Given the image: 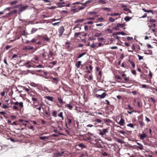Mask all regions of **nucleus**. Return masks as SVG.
Segmentation results:
<instances>
[{
    "instance_id": "nucleus-4",
    "label": "nucleus",
    "mask_w": 157,
    "mask_h": 157,
    "mask_svg": "<svg viewBox=\"0 0 157 157\" xmlns=\"http://www.w3.org/2000/svg\"><path fill=\"white\" fill-rule=\"evenodd\" d=\"M52 82L54 83L55 84H57L58 82L59 81V80L58 78H52Z\"/></svg>"
},
{
    "instance_id": "nucleus-38",
    "label": "nucleus",
    "mask_w": 157,
    "mask_h": 157,
    "mask_svg": "<svg viewBox=\"0 0 157 157\" xmlns=\"http://www.w3.org/2000/svg\"><path fill=\"white\" fill-rule=\"evenodd\" d=\"M117 27H118L119 28V27L122 28L124 26V25L123 24H120V23L117 24Z\"/></svg>"
},
{
    "instance_id": "nucleus-2",
    "label": "nucleus",
    "mask_w": 157,
    "mask_h": 157,
    "mask_svg": "<svg viewBox=\"0 0 157 157\" xmlns=\"http://www.w3.org/2000/svg\"><path fill=\"white\" fill-rule=\"evenodd\" d=\"M64 30V28L63 26L59 28L58 31L59 36H61L63 35Z\"/></svg>"
},
{
    "instance_id": "nucleus-37",
    "label": "nucleus",
    "mask_w": 157,
    "mask_h": 157,
    "mask_svg": "<svg viewBox=\"0 0 157 157\" xmlns=\"http://www.w3.org/2000/svg\"><path fill=\"white\" fill-rule=\"evenodd\" d=\"M102 130L104 134L108 132V129L106 128H103L102 129Z\"/></svg>"
},
{
    "instance_id": "nucleus-58",
    "label": "nucleus",
    "mask_w": 157,
    "mask_h": 157,
    "mask_svg": "<svg viewBox=\"0 0 157 157\" xmlns=\"http://www.w3.org/2000/svg\"><path fill=\"white\" fill-rule=\"evenodd\" d=\"M28 128L34 130V128L33 126H30L28 127Z\"/></svg>"
},
{
    "instance_id": "nucleus-13",
    "label": "nucleus",
    "mask_w": 157,
    "mask_h": 157,
    "mask_svg": "<svg viewBox=\"0 0 157 157\" xmlns=\"http://www.w3.org/2000/svg\"><path fill=\"white\" fill-rule=\"evenodd\" d=\"M49 137L48 136H40L39 137V138L40 140H43L44 141L45 139H48Z\"/></svg>"
},
{
    "instance_id": "nucleus-55",
    "label": "nucleus",
    "mask_w": 157,
    "mask_h": 157,
    "mask_svg": "<svg viewBox=\"0 0 157 157\" xmlns=\"http://www.w3.org/2000/svg\"><path fill=\"white\" fill-rule=\"evenodd\" d=\"M93 1V0H88L86 2V3L87 4L92 2Z\"/></svg>"
},
{
    "instance_id": "nucleus-52",
    "label": "nucleus",
    "mask_w": 157,
    "mask_h": 157,
    "mask_svg": "<svg viewBox=\"0 0 157 157\" xmlns=\"http://www.w3.org/2000/svg\"><path fill=\"white\" fill-rule=\"evenodd\" d=\"M103 25V24L102 23H101L99 24H96V26H102Z\"/></svg>"
},
{
    "instance_id": "nucleus-22",
    "label": "nucleus",
    "mask_w": 157,
    "mask_h": 157,
    "mask_svg": "<svg viewBox=\"0 0 157 157\" xmlns=\"http://www.w3.org/2000/svg\"><path fill=\"white\" fill-rule=\"evenodd\" d=\"M128 62L131 64L132 65L133 67V68H134L135 67V66L134 63L133 61L130 60H128Z\"/></svg>"
},
{
    "instance_id": "nucleus-48",
    "label": "nucleus",
    "mask_w": 157,
    "mask_h": 157,
    "mask_svg": "<svg viewBox=\"0 0 157 157\" xmlns=\"http://www.w3.org/2000/svg\"><path fill=\"white\" fill-rule=\"evenodd\" d=\"M23 90H25V91H26V92H28L29 91V90L27 88H26L25 87H23Z\"/></svg>"
},
{
    "instance_id": "nucleus-26",
    "label": "nucleus",
    "mask_w": 157,
    "mask_h": 157,
    "mask_svg": "<svg viewBox=\"0 0 157 157\" xmlns=\"http://www.w3.org/2000/svg\"><path fill=\"white\" fill-rule=\"evenodd\" d=\"M131 19V17H130L128 16L124 18V20L126 21H129Z\"/></svg>"
},
{
    "instance_id": "nucleus-62",
    "label": "nucleus",
    "mask_w": 157,
    "mask_h": 157,
    "mask_svg": "<svg viewBox=\"0 0 157 157\" xmlns=\"http://www.w3.org/2000/svg\"><path fill=\"white\" fill-rule=\"evenodd\" d=\"M95 19V18L94 17H89L87 18V20H94Z\"/></svg>"
},
{
    "instance_id": "nucleus-56",
    "label": "nucleus",
    "mask_w": 157,
    "mask_h": 157,
    "mask_svg": "<svg viewBox=\"0 0 157 157\" xmlns=\"http://www.w3.org/2000/svg\"><path fill=\"white\" fill-rule=\"evenodd\" d=\"M145 120L148 123L150 121V119L148 118H147V117H145Z\"/></svg>"
},
{
    "instance_id": "nucleus-63",
    "label": "nucleus",
    "mask_w": 157,
    "mask_h": 157,
    "mask_svg": "<svg viewBox=\"0 0 157 157\" xmlns=\"http://www.w3.org/2000/svg\"><path fill=\"white\" fill-rule=\"evenodd\" d=\"M149 75L150 77V78H151L152 77V73L151 72V71H150L149 72Z\"/></svg>"
},
{
    "instance_id": "nucleus-28",
    "label": "nucleus",
    "mask_w": 157,
    "mask_h": 157,
    "mask_svg": "<svg viewBox=\"0 0 157 157\" xmlns=\"http://www.w3.org/2000/svg\"><path fill=\"white\" fill-rule=\"evenodd\" d=\"M64 152V151H61L60 152H59L57 153V155L58 156H61L63 155Z\"/></svg>"
},
{
    "instance_id": "nucleus-14",
    "label": "nucleus",
    "mask_w": 157,
    "mask_h": 157,
    "mask_svg": "<svg viewBox=\"0 0 157 157\" xmlns=\"http://www.w3.org/2000/svg\"><path fill=\"white\" fill-rule=\"evenodd\" d=\"M81 63L82 62L81 61H78L75 64L76 67L77 68H78L81 65Z\"/></svg>"
},
{
    "instance_id": "nucleus-18",
    "label": "nucleus",
    "mask_w": 157,
    "mask_h": 157,
    "mask_svg": "<svg viewBox=\"0 0 157 157\" xmlns=\"http://www.w3.org/2000/svg\"><path fill=\"white\" fill-rule=\"evenodd\" d=\"M104 120L106 123H110L112 122V121L109 119H104Z\"/></svg>"
},
{
    "instance_id": "nucleus-29",
    "label": "nucleus",
    "mask_w": 157,
    "mask_h": 157,
    "mask_svg": "<svg viewBox=\"0 0 157 157\" xmlns=\"http://www.w3.org/2000/svg\"><path fill=\"white\" fill-rule=\"evenodd\" d=\"M64 152V151H61L60 152H59L57 153V155L58 156H61L63 155Z\"/></svg>"
},
{
    "instance_id": "nucleus-9",
    "label": "nucleus",
    "mask_w": 157,
    "mask_h": 157,
    "mask_svg": "<svg viewBox=\"0 0 157 157\" xmlns=\"http://www.w3.org/2000/svg\"><path fill=\"white\" fill-rule=\"evenodd\" d=\"M45 98L48 100L50 101H53V98L52 97L49 96H47L45 97Z\"/></svg>"
},
{
    "instance_id": "nucleus-59",
    "label": "nucleus",
    "mask_w": 157,
    "mask_h": 157,
    "mask_svg": "<svg viewBox=\"0 0 157 157\" xmlns=\"http://www.w3.org/2000/svg\"><path fill=\"white\" fill-rule=\"evenodd\" d=\"M2 107L4 109H6L8 108V106L6 105H4L2 106Z\"/></svg>"
},
{
    "instance_id": "nucleus-7",
    "label": "nucleus",
    "mask_w": 157,
    "mask_h": 157,
    "mask_svg": "<svg viewBox=\"0 0 157 157\" xmlns=\"http://www.w3.org/2000/svg\"><path fill=\"white\" fill-rule=\"evenodd\" d=\"M30 86H32L33 87H36L38 86V84L35 83L33 82H30Z\"/></svg>"
},
{
    "instance_id": "nucleus-24",
    "label": "nucleus",
    "mask_w": 157,
    "mask_h": 157,
    "mask_svg": "<svg viewBox=\"0 0 157 157\" xmlns=\"http://www.w3.org/2000/svg\"><path fill=\"white\" fill-rule=\"evenodd\" d=\"M98 2L103 4H105L107 3L106 2L105 0H98Z\"/></svg>"
},
{
    "instance_id": "nucleus-57",
    "label": "nucleus",
    "mask_w": 157,
    "mask_h": 157,
    "mask_svg": "<svg viewBox=\"0 0 157 157\" xmlns=\"http://www.w3.org/2000/svg\"><path fill=\"white\" fill-rule=\"evenodd\" d=\"M113 29L116 30H118L119 29L117 25V26L115 27Z\"/></svg>"
},
{
    "instance_id": "nucleus-33",
    "label": "nucleus",
    "mask_w": 157,
    "mask_h": 157,
    "mask_svg": "<svg viewBox=\"0 0 157 157\" xmlns=\"http://www.w3.org/2000/svg\"><path fill=\"white\" fill-rule=\"evenodd\" d=\"M84 21V19H77L75 21V23L82 22Z\"/></svg>"
},
{
    "instance_id": "nucleus-46",
    "label": "nucleus",
    "mask_w": 157,
    "mask_h": 157,
    "mask_svg": "<svg viewBox=\"0 0 157 157\" xmlns=\"http://www.w3.org/2000/svg\"><path fill=\"white\" fill-rule=\"evenodd\" d=\"M81 33L80 32L75 33V37H78L80 34Z\"/></svg>"
},
{
    "instance_id": "nucleus-1",
    "label": "nucleus",
    "mask_w": 157,
    "mask_h": 157,
    "mask_svg": "<svg viewBox=\"0 0 157 157\" xmlns=\"http://www.w3.org/2000/svg\"><path fill=\"white\" fill-rule=\"evenodd\" d=\"M28 6L27 5H25L24 6H20L19 9V12L20 13L21 12L25 10L28 7Z\"/></svg>"
},
{
    "instance_id": "nucleus-15",
    "label": "nucleus",
    "mask_w": 157,
    "mask_h": 157,
    "mask_svg": "<svg viewBox=\"0 0 157 157\" xmlns=\"http://www.w3.org/2000/svg\"><path fill=\"white\" fill-rule=\"evenodd\" d=\"M106 95V94L105 93H104L101 95H99L98 96L101 98H105Z\"/></svg>"
},
{
    "instance_id": "nucleus-42",
    "label": "nucleus",
    "mask_w": 157,
    "mask_h": 157,
    "mask_svg": "<svg viewBox=\"0 0 157 157\" xmlns=\"http://www.w3.org/2000/svg\"><path fill=\"white\" fill-rule=\"evenodd\" d=\"M95 121L96 122L99 123H101L102 122V120H101L100 119H98V118H96L95 119Z\"/></svg>"
},
{
    "instance_id": "nucleus-16",
    "label": "nucleus",
    "mask_w": 157,
    "mask_h": 157,
    "mask_svg": "<svg viewBox=\"0 0 157 157\" xmlns=\"http://www.w3.org/2000/svg\"><path fill=\"white\" fill-rule=\"evenodd\" d=\"M102 9L103 10H106L108 12H110L112 10L111 9L107 7H103L102 8Z\"/></svg>"
},
{
    "instance_id": "nucleus-6",
    "label": "nucleus",
    "mask_w": 157,
    "mask_h": 157,
    "mask_svg": "<svg viewBox=\"0 0 157 157\" xmlns=\"http://www.w3.org/2000/svg\"><path fill=\"white\" fill-rule=\"evenodd\" d=\"M118 123L121 126H123L124 125V120L122 118H121L120 121Z\"/></svg>"
},
{
    "instance_id": "nucleus-12",
    "label": "nucleus",
    "mask_w": 157,
    "mask_h": 157,
    "mask_svg": "<svg viewBox=\"0 0 157 157\" xmlns=\"http://www.w3.org/2000/svg\"><path fill=\"white\" fill-rule=\"evenodd\" d=\"M85 8V6H80L79 7L78 10H77L76 9H74L73 10L75 11V12H78L79 10H82L83 9Z\"/></svg>"
},
{
    "instance_id": "nucleus-45",
    "label": "nucleus",
    "mask_w": 157,
    "mask_h": 157,
    "mask_svg": "<svg viewBox=\"0 0 157 157\" xmlns=\"http://www.w3.org/2000/svg\"><path fill=\"white\" fill-rule=\"evenodd\" d=\"M48 53L50 56H53L54 55V53L52 52L51 50H49Z\"/></svg>"
},
{
    "instance_id": "nucleus-61",
    "label": "nucleus",
    "mask_w": 157,
    "mask_h": 157,
    "mask_svg": "<svg viewBox=\"0 0 157 157\" xmlns=\"http://www.w3.org/2000/svg\"><path fill=\"white\" fill-rule=\"evenodd\" d=\"M59 23H60V22H56V23H52V24L53 26H55L56 25H58V24H59Z\"/></svg>"
},
{
    "instance_id": "nucleus-27",
    "label": "nucleus",
    "mask_w": 157,
    "mask_h": 157,
    "mask_svg": "<svg viewBox=\"0 0 157 157\" xmlns=\"http://www.w3.org/2000/svg\"><path fill=\"white\" fill-rule=\"evenodd\" d=\"M109 20L111 22H113L115 21V19L112 17H109Z\"/></svg>"
},
{
    "instance_id": "nucleus-64",
    "label": "nucleus",
    "mask_w": 157,
    "mask_h": 157,
    "mask_svg": "<svg viewBox=\"0 0 157 157\" xmlns=\"http://www.w3.org/2000/svg\"><path fill=\"white\" fill-rule=\"evenodd\" d=\"M102 154L104 156H107L108 155L107 153L105 152H103Z\"/></svg>"
},
{
    "instance_id": "nucleus-30",
    "label": "nucleus",
    "mask_w": 157,
    "mask_h": 157,
    "mask_svg": "<svg viewBox=\"0 0 157 157\" xmlns=\"http://www.w3.org/2000/svg\"><path fill=\"white\" fill-rule=\"evenodd\" d=\"M64 152V151H61L60 152H59L57 153V155L58 156H61L63 155Z\"/></svg>"
},
{
    "instance_id": "nucleus-31",
    "label": "nucleus",
    "mask_w": 157,
    "mask_h": 157,
    "mask_svg": "<svg viewBox=\"0 0 157 157\" xmlns=\"http://www.w3.org/2000/svg\"><path fill=\"white\" fill-rule=\"evenodd\" d=\"M37 30V29H36L33 28L31 31V33H33L35 32H36Z\"/></svg>"
},
{
    "instance_id": "nucleus-8",
    "label": "nucleus",
    "mask_w": 157,
    "mask_h": 157,
    "mask_svg": "<svg viewBox=\"0 0 157 157\" xmlns=\"http://www.w3.org/2000/svg\"><path fill=\"white\" fill-rule=\"evenodd\" d=\"M108 15H109L112 16H115L117 15H120V14L119 13H108Z\"/></svg>"
},
{
    "instance_id": "nucleus-25",
    "label": "nucleus",
    "mask_w": 157,
    "mask_h": 157,
    "mask_svg": "<svg viewBox=\"0 0 157 157\" xmlns=\"http://www.w3.org/2000/svg\"><path fill=\"white\" fill-rule=\"evenodd\" d=\"M116 141L118 143L121 144H123L124 143V141H123L121 140L119 138H117L116 139Z\"/></svg>"
},
{
    "instance_id": "nucleus-10",
    "label": "nucleus",
    "mask_w": 157,
    "mask_h": 157,
    "mask_svg": "<svg viewBox=\"0 0 157 157\" xmlns=\"http://www.w3.org/2000/svg\"><path fill=\"white\" fill-rule=\"evenodd\" d=\"M57 98L58 100H59V103L62 104H63L64 103H65V102L63 101V100L60 97H58Z\"/></svg>"
},
{
    "instance_id": "nucleus-50",
    "label": "nucleus",
    "mask_w": 157,
    "mask_h": 157,
    "mask_svg": "<svg viewBox=\"0 0 157 157\" xmlns=\"http://www.w3.org/2000/svg\"><path fill=\"white\" fill-rule=\"evenodd\" d=\"M131 72H132V73L134 75H136V71L135 70H131Z\"/></svg>"
},
{
    "instance_id": "nucleus-20",
    "label": "nucleus",
    "mask_w": 157,
    "mask_h": 157,
    "mask_svg": "<svg viewBox=\"0 0 157 157\" xmlns=\"http://www.w3.org/2000/svg\"><path fill=\"white\" fill-rule=\"evenodd\" d=\"M18 3V1L17 0H15L14 1H12L10 2V4L11 5H14Z\"/></svg>"
},
{
    "instance_id": "nucleus-23",
    "label": "nucleus",
    "mask_w": 157,
    "mask_h": 157,
    "mask_svg": "<svg viewBox=\"0 0 157 157\" xmlns=\"http://www.w3.org/2000/svg\"><path fill=\"white\" fill-rule=\"evenodd\" d=\"M86 52H83L80 54L77 58L78 59V58H81L83 56L85 55L86 54Z\"/></svg>"
},
{
    "instance_id": "nucleus-47",
    "label": "nucleus",
    "mask_w": 157,
    "mask_h": 157,
    "mask_svg": "<svg viewBox=\"0 0 157 157\" xmlns=\"http://www.w3.org/2000/svg\"><path fill=\"white\" fill-rule=\"evenodd\" d=\"M137 55L139 58V60H141L142 59H143V56H141L139 55Z\"/></svg>"
},
{
    "instance_id": "nucleus-53",
    "label": "nucleus",
    "mask_w": 157,
    "mask_h": 157,
    "mask_svg": "<svg viewBox=\"0 0 157 157\" xmlns=\"http://www.w3.org/2000/svg\"><path fill=\"white\" fill-rule=\"evenodd\" d=\"M101 35V33H97L95 34V36H99Z\"/></svg>"
},
{
    "instance_id": "nucleus-21",
    "label": "nucleus",
    "mask_w": 157,
    "mask_h": 157,
    "mask_svg": "<svg viewBox=\"0 0 157 157\" xmlns=\"http://www.w3.org/2000/svg\"><path fill=\"white\" fill-rule=\"evenodd\" d=\"M58 116L59 117H61L62 120H64V117L63 116V113L62 112H60L58 115Z\"/></svg>"
},
{
    "instance_id": "nucleus-51",
    "label": "nucleus",
    "mask_w": 157,
    "mask_h": 157,
    "mask_svg": "<svg viewBox=\"0 0 157 157\" xmlns=\"http://www.w3.org/2000/svg\"><path fill=\"white\" fill-rule=\"evenodd\" d=\"M20 6H21V4L17 5H16L13 8H19L20 7Z\"/></svg>"
},
{
    "instance_id": "nucleus-36",
    "label": "nucleus",
    "mask_w": 157,
    "mask_h": 157,
    "mask_svg": "<svg viewBox=\"0 0 157 157\" xmlns=\"http://www.w3.org/2000/svg\"><path fill=\"white\" fill-rule=\"evenodd\" d=\"M127 126L128 127H130L131 128H134V125L133 124L131 123H129L127 125Z\"/></svg>"
},
{
    "instance_id": "nucleus-35",
    "label": "nucleus",
    "mask_w": 157,
    "mask_h": 157,
    "mask_svg": "<svg viewBox=\"0 0 157 157\" xmlns=\"http://www.w3.org/2000/svg\"><path fill=\"white\" fill-rule=\"evenodd\" d=\"M78 146L81 147V148H85L86 146L84 145L83 144H80L78 145Z\"/></svg>"
},
{
    "instance_id": "nucleus-19",
    "label": "nucleus",
    "mask_w": 157,
    "mask_h": 157,
    "mask_svg": "<svg viewBox=\"0 0 157 157\" xmlns=\"http://www.w3.org/2000/svg\"><path fill=\"white\" fill-rule=\"evenodd\" d=\"M115 35H125L126 34L123 32H119L116 33Z\"/></svg>"
},
{
    "instance_id": "nucleus-43",
    "label": "nucleus",
    "mask_w": 157,
    "mask_h": 157,
    "mask_svg": "<svg viewBox=\"0 0 157 157\" xmlns=\"http://www.w3.org/2000/svg\"><path fill=\"white\" fill-rule=\"evenodd\" d=\"M44 67V66H43L41 65L40 64L36 66L35 67V68H43Z\"/></svg>"
},
{
    "instance_id": "nucleus-54",
    "label": "nucleus",
    "mask_w": 157,
    "mask_h": 157,
    "mask_svg": "<svg viewBox=\"0 0 157 157\" xmlns=\"http://www.w3.org/2000/svg\"><path fill=\"white\" fill-rule=\"evenodd\" d=\"M43 51L44 52L42 54V56L44 58H45L46 57V56L45 55V49H43Z\"/></svg>"
},
{
    "instance_id": "nucleus-44",
    "label": "nucleus",
    "mask_w": 157,
    "mask_h": 157,
    "mask_svg": "<svg viewBox=\"0 0 157 157\" xmlns=\"http://www.w3.org/2000/svg\"><path fill=\"white\" fill-rule=\"evenodd\" d=\"M137 144L138 145H139L140 146V147H139V148L140 149L142 150V149H143V145L142 144H140L139 143H137Z\"/></svg>"
},
{
    "instance_id": "nucleus-3",
    "label": "nucleus",
    "mask_w": 157,
    "mask_h": 157,
    "mask_svg": "<svg viewBox=\"0 0 157 157\" xmlns=\"http://www.w3.org/2000/svg\"><path fill=\"white\" fill-rule=\"evenodd\" d=\"M147 136L146 134L143 132L142 134L140 135V138L141 140H143Z\"/></svg>"
},
{
    "instance_id": "nucleus-40",
    "label": "nucleus",
    "mask_w": 157,
    "mask_h": 157,
    "mask_svg": "<svg viewBox=\"0 0 157 157\" xmlns=\"http://www.w3.org/2000/svg\"><path fill=\"white\" fill-rule=\"evenodd\" d=\"M148 21L151 23H154L156 22V20L155 19H150L148 20Z\"/></svg>"
},
{
    "instance_id": "nucleus-17",
    "label": "nucleus",
    "mask_w": 157,
    "mask_h": 157,
    "mask_svg": "<svg viewBox=\"0 0 157 157\" xmlns=\"http://www.w3.org/2000/svg\"><path fill=\"white\" fill-rule=\"evenodd\" d=\"M65 105L67 107H68V108L70 110H72L73 108V106L71 105L70 104H67L66 105Z\"/></svg>"
},
{
    "instance_id": "nucleus-49",
    "label": "nucleus",
    "mask_w": 157,
    "mask_h": 157,
    "mask_svg": "<svg viewBox=\"0 0 157 157\" xmlns=\"http://www.w3.org/2000/svg\"><path fill=\"white\" fill-rule=\"evenodd\" d=\"M13 109L16 110H18V108L16 106H13Z\"/></svg>"
},
{
    "instance_id": "nucleus-32",
    "label": "nucleus",
    "mask_w": 157,
    "mask_h": 157,
    "mask_svg": "<svg viewBox=\"0 0 157 157\" xmlns=\"http://www.w3.org/2000/svg\"><path fill=\"white\" fill-rule=\"evenodd\" d=\"M57 4L58 5V7H63L65 6V5H63L61 3H58Z\"/></svg>"
},
{
    "instance_id": "nucleus-41",
    "label": "nucleus",
    "mask_w": 157,
    "mask_h": 157,
    "mask_svg": "<svg viewBox=\"0 0 157 157\" xmlns=\"http://www.w3.org/2000/svg\"><path fill=\"white\" fill-rule=\"evenodd\" d=\"M11 9V8L10 7H8L6 8H5L3 10L4 13L6 11V10H7L8 11H10V10Z\"/></svg>"
},
{
    "instance_id": "nucleus-60",
    "label": "nucleus",
    "mask_w": 157,
    "mask_h": 157,
    "mask_svg": "<svg viewBox=\"0 0 157 157\" xmlns=\"http://www.w3.org/2000/svg\"><path fill=\"white\" fill-rule=\"evenodd\" d=\"M117 46H113L110 47V48L112 49H117Z\"/></svg>"
},
{
    "instance_id": "nucleus-34",
    "label": "nucleus",
    "mask_w": 157,
    "mask_h": 157,
    "mask_svg": "<svg viewBox=\"0 0 157 157\" xmlns=\"http://www.w3.org/2000/svg\"><path fill=\"white\" fill-rule=\"evenodd\" d=\"M52 114L53 116L54 117H57V112L55 111H53L52 112Z\"/></svg>"
},
{
    "instance_id": "nucleus-11",
    "label": "nucleus",
    "mask_w": 157,
    "mask_h": 157,
    "mask_svg": "<svg viewBox=\"0 0 157 157\" xmlns=\"http://www.w3.org/2000/svg\"><path fill=\"white\" fill-rule=\"evenodd\" d=\"M142 10L144 12H147V13H151L152 14H153L154 13H153V10H146L145 8H143Z\"/></svg>"
},
{
    "instance_id": "nucleus-39",
    "label": "nucleus",
    "mask_w": 157,
    "mask_h": 157,
    "mask_svg": "<svg viewBox=\"0 0 157 157\" xmlns=\"http://www.w3.org/2000/svg\"><path fill=\"white\" fill-rule=\"evenodd\" d=\"M17 10H13V11H11L12 14V15H13V14H16L17 13Z\"/></svg>"
},
{
    "instance_id": "nucleus-5",
    "label": "nucleus",
    "mask_w": 157,
    "mask_h": 157,
    "mask_svg": "<svg viewBox=\"0 0 157 157\" xmlns=\"http://www.w3.org/2000/svg\"><path fill=\"white\" fill-rule=\"evenodd\" d=\"M14 104L15 105H18V104L19 105V106L21 108H23V103L22 102H20L19 103H18L17 101H16L14 103Z\"/></svg>"
}]
</instances>
